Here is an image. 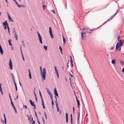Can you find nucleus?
Listing matches in <instances>:
<instances>
[{"label":"nucleus","instance_id":"obj_1","mask_svg":"<svg viewBox=\"0 0 124 124\" xmlns=\"http://www.w3.org/2000/svg\"><path fill=\"white\" fill-rule=\"evenodd\" d=\"M40 74L41 76L42 79L44 80L45 79L46 69L45 68H44L42 70V68L41 66L40 67Z\"/></svg>","mask_w":124,"mask_h":124},{"label":"nucleus","instance_id":"obj_2","mask_svg":"<svg viewBox=\"0 0 124 124\" xmlns=\"http://www.w3.org/2000/svg\"><path fill=\"white\" fill-rule=\"evenodd\" d=\"M9 65L10 69L11 70H12L13 69V65L12 61L10 59L9 63Z\"/></svg>","mask_w":124,"mask_h":124},{"label":"nucleus","instance_id":"obj_3","mask_svg":"<svg viewBox=\"0 0 124 124\" xmlns=\"http://www.w3.org/2000/svg\"><path fill=\"white\" fill-rule=\"evenodd\" d=\"M49 32L51 38H53L54 36L52 33V29L50 27H49Z\"/></svg>","mask_w":124,"mask_h":124},{"label":"nucleus","instance_id":"obj_4","mask_svg":"<svg viewBox=\"0 0 124 124\" xmlns=\"http://www.w3.org/2000/svg\"><path fill=\"white\" fill-rule=\"evenodd\" d=\"M54 68L55 70V73L56 74L58 78H59V75L58 71L56 67V66H54Z\"/></svg>","mask_w":124,"mask_h":124},{"label":"nucleus","instance_id":"obj_5","mask_svg":"<svg viewBox=\"0 0 124 124\" xmlns=\"http://www.w3.org/2000/svg\"><path fill=\"white\" fill-rule=\"evenodd\" d=\"M38 38L39 39V42L41 44H42V37L41 36L40 34H39V36H38Z\"/></svg>","mask_w":124,"mask_h":124},{"label":"nucleus","instance_id":"obj_6","mask_svg":"<svg viewBox=\"0 0 124 124\" xmlns=\"http://www.w3.org/2000/svg\"><path fill=\"white\" fill-rule=\"evenodd\" d=\"M9 21L10 22H13V21L8 13H7Z\"/></svg>","mask_w":124,"mask_h":124},{"label":"nucleus","instance_id":"obj_7","mask_svg":"<svg viewBox=\"0 0 124 124\" xmlns=\"http://www.w3.org/2000/svg\"><path fill=\"white\" fill-rule=\"evenodd\" d=\"M120 46V44H119L118 43H117L116 45V50H117Z\"/></svg>","mask_w":124,"mask_h":124},{"label":"nucleus","instance_id":"obj_8","mask_svg":"<svg viewBox=\"0 0 124 124\" xmlns=\"http://www.w3.org/2000/svg\"><path fill=\"white\" fill-rule=\"evenodd\" d=\"M0 52L1 54L2 55L3 54L4 52L1 46H0Z\"/></svg>","mask_w":124,"mask_h":124},{"label":"nucleus","instance_id":"obj_9","mask_svg":"<svg viewBox=\"0 0 124 124\" xmlns=\"http://www.w3.org/2000/svg\"><path fill=\"white\" fill-rule=\"evenodd\" d=\"M29 102L31 104L32 106H33L35 105V104H34V102H33L31 100H29Z\"/></svg>","mask_w":124,"mask_h":124},{"label":"nucleus","instance_id":"obj_10","mask_svg":"<svg viewBox=\"0 0 124 124\" xmlns=\"http://www.w3.org/2000/svg\"><path fill=\"white\" fill-rule=\"evenodd\" d=\"M14 32L15 33L14 34V36L15 38L17 40V36L15 31H14Z\"/></svg>","mask_w":124,"mask_h":124},{"label":"nucleus","instance_id":"obj_11","mask_svg":"<svg viewBox=\"0 0 124 124\" xmlns=\"http://www.w3.org/2000/svg\"><path fill=\"white\" fill-rule=\"evenodd\" d=\"M3 24L5 26H7H7H8L7 21H5L4 22H3Z\"/></svg>","mask_w":124,"mask_h":124},{"label":"nucleus","instance_id":"obj_12","mask_svg":"<svg viewBox=\"0 0 124 124\" xmlns=\"http://www.w3.org/2000/svg\"><path fill=\"white\" fill-rule=\"evenodd\" d=\"M54 94L55 95H56L57 97L58 96V94L57 91V90H56V88H55L54 90Z\"/></svg>","mask_w":124,"mask_h":124},{"label":"nucleus","instance_id":"obj_13","mask_svg":"<svg viewBox=\"0 0 124 124\" xmlns=\"http://www.w3.org/2000/svg\"><path fill=\"white\" fill-rule=\"evenodd\" d=\"M66 122L68 123V114L67 113L66 114Z\"/></svg>","mask_w":124,"mask_h":124},{"label":"nucleus","instance_id":"obj_14","mask_svg":"<svg viewBox=\"0 0 124 124\" xmlns=\"http://www.w3.org/2000/svg\"><path fill=\"white\" fill-rule=\"evenodd\" d=\"M4 119H4L5 122H4V121H3L2 120H1V121L3 122V124H4V123H5V124H6V118L5 117V114H4Z\"/></svg>","mask_w":124,"mask_h":124},{"label":"nucleus","instance_id":"obj_15","mask_svg":"<svg viewBox=\"0 0 124 124\" xmlns=\"http://www.w3.org/2000/svg\"><path fill=\"white\" fill-rule=\"evenodd\" d=\"M120 46H121L123 45V41L122 40H120L119 41Z\"/></svg>","mask_w":124,"mask_h":124},{"label":"nucleus","instance_id":"obj_16","mask_svg":"<svg viewBox=\"0 0 124 124\" xmlns=\"http://www.w3.org/2000/svg\"><path fill=\"white\" fill-rule=\"evenodd\" d=\"M76 100H77V103H78V107H79V105H80V104L79 103V100H78L77 98V97H76Z\"/></svg>","mask_w":124,"mask_h":124},{"label":"nucleus","instance_id":"obj_17","mask_svg":"<svg viewBox=\"0 0 124 124\" xmlns=\"http://www.w3.org/2000/svg\"><path fill=\"white\" fill-rule=\"evenodd\" d=\"M55 98L56 100V101H55V102L56 103V108L58 107V104L57 101V98H56V96H55Z\"/></svg>","mask_w":124,"mask_h":124},{"label":"nucleus","instance_id":"obj_18","mask_svg":"<svg viewBox=\"0 0 124 124\" xmlns=\"http://www.w3.org/2000/svg\"><path fill=\"white\" fill-rule=\"evenodd\" d=\"M17 6L19 8L23 7H25V6L23 5H20L18 4Z\"/></svg>","mask_w":124,"mask_h":124},{"label":"nucleus","instance_id":"obj_19","mask_svg":"<svg viewBox=\"0 0 124 124\" xmlns=\"http://www.w3.org/2000/svg\"><path fill=\"white\" fill-rule=\"evenodd\" d=\"M28 120L30 122H31L33 121V118L32 117H31V118H30L28 119Z\"/></svg>","mask_w":124,"mask_h":124},{"label":"nucleus","instance_id":"obj_20","mask_svg":"<svg viewBox=\"0 0 124 124\" xmlns=\"http://www.w3.org/2000/svg\"><path fill=\"white\" fill-rule=\"evenodd\" d=\"M39 94L40 95V96L41 97V101H43V98H42V95H41V92L39 90Z\"/></svg>","mask_w":124,"mask_h":124},{"label":"nucleus","instance_id":"obj_21","mask_svg":"<svg viewBox=\"0 0 124 124\" xmlns=\"http://www.w3.org/2000/svg\"><path fill=\"white\" fill-rule=\"evenodd\" d=\"M11 39H10L8 40V42H9V45L11 46H12V44L11 43Z\"/></svg>","mask_w":124,"mask_h":124},{"label":"nucleus","instance_id":"obj_22","mask_svg":"<svg viewBox=\"0 0 124 124\" xmlns=\"http://www.w3.org/2000/svg\"><path fill=\"white\" fill-rule=\"evenodd\" d=\"M116 60L115 59H113L111 61V63L113 64H115Z\"/></svg>","mask_w":124,"mask_h":124},{"label":"nucleus","instance_id":"obj_23","mask_svg":"<svg viewBox=\"0 0 124 124\" xmlns=\"http://www.w3.org/2000/svg\"><path fill=\"white\" fill-rule=\"evenodd\" d=\"M120 63L122 65H124V62L123 61L120 60Z\"/></svg>","mask_w":124,"mask_h":124},{"label":"nucleus","instance_id":"obj_24","mask_svg":"<svg viewBox=\"0 0 124 124\" xmlns=\"http://www.w3.org/2000/svg\"><path fill=\"white\" fill-rule=\"evenodd\" d=\"M34 112H35V116H36V117L37 119H38V116H37V113L35 111V109H34Z\"/></svg>","mask_w":124,"mask_h":124},{"label":"nucleus","instance_id":"obj_25","mask_svg":"<svg viewBox=\"0 0 124 124\" xmlns=\"http://www.w3.org/2000/svg\"><path fill=\"white\" fill-rule=\"evenodd\" d=\"M41 102L43 108L44 109L45 108V106L44 104V101H41Z\"/></svg>","mask_w":124,"mask_h":124},{"label":"nucleus","instance_id":"obj_26","mask_svg":"<svg viewBox=\"0 0 124 124\" xmlns=\"http://www.w3.org/2000/svg\"><path fill=\"white\" fill-rule=\"evenodd\" d=\"M21 53H22V55L23 59V60L24 61L25 60H24V57H23V55L22 53V49H21Z\"/></svg>","mask_w":124,"mask_h":124},{"label":"nucleus","instance_id":"obj_27","mask_svg":"<svg viewBox=\"0 0 124 124\" xmlns=\"http://www.w3.org/2000/svg\"><path fill=\"white\" fill-rule=\"evenodd\" d=\"M0 92L1 93L2 95H3V92H2V88H1V87H0Z\"/></svg>","mask_w":124,"mask_h":124},{"label":"nucleus","instance_id":"obj_28","mask_svg":"<svg viewBox=\"0 0 124 124\" xmlns=\"http://www.w3.org/2000/svg\"><path fill=\"white\" fill-rule=\"evenodd\" d=\"M47 93H48L49 94V95H50L51 94H52L49 91L48 89H47Z\"/></svg>","mask_w":124,"mask_h":124},{"label":"nucleus","instance_id":"obj_29","mask_svg":"<svg viewBox=\"0 0 124 124\" xmlns=\"http://www.w3.org/2000/svg\"><path fill=\"white\" fill-rule=\"evenodd\" d=\"M120 35H118L117 37V40L118 41H119L120 40Z\"/></svg>","mask_w":124,"mask_h":124},{"label":"nucleus","instance_id":"obj_30","mask_svg":"<svg viewBox=\"0 0 124 124\" xmlns=\"http://www.w3.org/2000/svg\"><path fill=\"white\" fill-rule=\"evenodd\" d=\"M29 77L30 79H31V73H29Z\"/></svg>","mask_w":124,"mask_h":124},{"label":"nucleus","instance_id":"obj_31","mask_svg":"<svg viewBox=\"0 0 124 124\" xmlns=\"http://www.w3.org/2000/svg\"><path fill=\"white\" fill-rule=\"evenodd\" d=\"M71 65L72 67L73 66V64L72 63V61L71 58V61H70Z\"/></svg>","mask_w":124,"mask_h":124},{"label":"nucleus","instance_id":"obj_32","mask_svg":"<svg viewBox=\"0 0 124 124\" xmlns=\"http://www.w3.org/2000/svg\"><path fill=\"white\" fill-rule=\"evenodd\" d=\"M7 28L8 29V33H9V34L10 35V31H9V26H7Z\"/></svg>","mask_w":124,"mask_h":124},{"label":"nucleus","instance_id":"obj_33","mask_svg":"<svg viewBox=\"0 0 124 124\" xmlns=\"http://www.w3.org/2000/svg\"><path fill=\"white\" fill-rule=\"evenodd\" d=\"M85 37V36H84L82 34V35H81V39H82L83 40L84 39V38Z\"/></svg>","mask_w":124,"mask_h":124},{"label":"nucleus","instance_id":"obj_34","mask_svg":"<svg viewBox=\"0 0 124 124\" xmlns=\"http://www.w3.org/2000/svg\"><path fill=\"white\" fill-rule=\"evenodd\" d=\"M11 104L12 105V107L14 106V104L12 102V101H11Z\"/></svg>","mask_w":124,"mask_h":124},{"label":"nucleus","instance_id":"obj_35","mask_svg":"<svg viewBox=\"0 0 124 124\" xmlns=\"http://www.w3.org/2000/svg\"><path fill=\"white\" fill-rule=\"evenodd\" d=\"M44 48L45 49V50L47 49V46H44Z\"/></svg>","mask_w":124,"mask_h":124},{"label":"nucleus","instance_id":"obj_36","mask_svg":"<svg viewBox=\"0 0 124 124\" xmlns=\"http://www.w3.org/2000/svg\"><path fill=\"white\" fill-rule=\"evenodd\" d=\"M42 120H43V123L44 124L45 123V120H44V117H42Z\"/></svg>","mask_w":124,"mask_h":124},{"label":"nucleus","instance_id":"obj_37","mask_svg":"<svg viewBox=\"0 0 124 124\" xmlns=\"http://www.w3.org/2000/svg\"><path fill=\"white\" fill-rule=\"evenodd\" d=\"M59 49L60 50V51L61 52V53H62V49L61 47V46H60L59 47Z\"/></svg>","mask_w":124,"mask_h":124},{"label":"nucleus","instance_id":"obj_38","mask_svg":"<svg viewBox=\"0 0 124 124\" xmlns=\"http://www.w3.org/2000/svg\"><path fill=\"white\" fill-rule=\"evenodd\" d=\"M116 13L113 16H112L110 17L111 19L116 15Z\"/></svg>","mask_w":124,"mask_h":124},{"label":"nucleus","instance_id":"obj_39","mask_svg":"<svg viewBox=\"0 0 124 124\" xmlns=\"http://www.w3.org/2000/svg\"><path fill=\"white\" fill-rule=\"evenodd\" d=\"M116 13L113 16H112L110 17L111 19L116 15Z\"/></svg>","mask_w":124,"mask_h":124},{"label":"nucleus","instance_id":"obj_40","mask_svg":"<svg viewBox=\"0 0 124 124\" xmlns=\"http://www.w3.org/2000/svg\"><path fill=\"white\" fill-rule=\"evenodd\" d=\"M63 41L64 43H65V39L63 37Z\"/></svg>","mask_w":124,"mask_h":124},{"label":"nucleus","instance_id":"obj_41","mask_svg":"<svg viewBox=\"0 0 124 124\" xmlns=\"http://www.w3.org/2000/svg\"><path fill=\"white\" fill-rule=\"evenodd\" d=\"M44 113L45 116V118H46V119H47V118L46 115V114L45 112H44Z\"/></svg>","mask_w":124,"mask_h":124},{"label":"nucleus","instance_id":"obj_42","mask_svg":"<svg viewBox=\"0 0 124 124\" xmlns=\"http://www.w3.org/2000/svg\"><path fill=\"white\" fill-rule=\"evenodd\" d=\"M78 120H79V116H80V113H79V112H78Z\"/></svg>","mask_w":124,"mask_h":124},{"label":"nucleus","instance_id":"obj_43","mask_svg":"<svg viewBox=\"0 0 124 124\" xmlns=\"http://www.w3.org/2000/svg\"><path fill=\"white\" fill-rule=\"evenodd\" d=\"M50 98H51V99L52 100H53V96H52V94H51V95H50Z\"/></svg>","mask_w":124,"mask_h":124},{"label":"nucleus","instance_id":"obj_44","mask_svg":"<svg viewBox=\"0 0 124 124\" xmlns=\"http://www.w3.org/2000/svg\"><path fill=\"white\" fill-rule=\"evenodd\" d=\"M14 2H15V3L17 5L18 4V3L17 2L16 0H14Z\"/></svg>","mask_w":124,"mask_h":124},{"label":"nucleus","instance_id":"obj_45","mask_svg":"<svg viewBox=\"0 0 124 124\" xmlns=\"http://www.w3.org/2000/svg\"><path fill=\"white\" fill-rule=\"evenodd\" d=\"M9 98H10V100H11V101H12V99H11V96H10V94H9Z\"/></svg>","mask_w":124,"mask_h":124},{"label":"nucleus","instance_id":"obj_46","mask_svg":"<svg viewBox=\"0 0 124 124\" xmlns=\"http://www.w3.org/2000/svg\"><path fill=\"white\" fill-rule=\"evenodd\" d=\"M35 90V88H34V94L35 96V97H36V94H35V92L34 91Z\"/></svg>","mask_w":124,"mask_h":124},{"label":"nucleus","instance_id":"obj_47","mask_svg":"<svg viewBox=\"0 0 124 124\" xmlns=\"http://www.w3.org/2000/svg\"><path fill=\"white\" fill-rule=\"evenodd\" d=\"M81 35H82V34L83 35H85V32H81Z\"/></svg>","mask_w":124,"mask_h":124},{"label":"nucleus","instance_id":"obj_48","mask_svg":"<svg viewBox=\"0 0 124 124\" xmlns=\"http://www.w3.org/2000/svg\"><path fill=\"white\" fill-rule=\"evenodd\" d=\"M52 105H53L54 104L53 100H52Z\"/></svg>","mask_w":124,"mask_h":124},{"label":"nucleus","instance_id":"obj_49","mask_svg":"<svg viewBox=\"0 0 124 124\" xmlns=\"http://www.w3.org/2000/svg\"><path fill=\"white\" fill-rule=\"evenodd\" d=\"M114 47H112L110 49V50H112L114 49Z\"/></svg>","mask_w":124,"mask_h":124},{"label":"nucleus","instance_id":"obj_50","mask_svg":"<svg viewBox=\"0 0 124 124\" xmlns=\"http://www.w3.org/2000/svg\"><path fill=\"white\" fill-rule=\"evenodd\" d=\"M57 111L58 112L59 111V107H57Z\"/></svg>","mask_w":124,"mask_h":124},{"label":"nucleus","instance_id":"obj_51","mask_svg":"<svg viewBox=\"0 0 124 124\" xmlns=\"http://www.w3.org/2000/svg\"><path fill=\"white\" fill-rule=\"evenodd\" d=\"M70 117H71V120H72V115L71 114L70 115Z\"/></svg>","mask_w":124,"mask_h":124},{"label":"nucleus","instance_id":"obj_52","mask_svg":"<svg viewBox=\"0 0 124 124\" xmlns=\"http://www.w3.org/2000/svg\"><path fill=\"white\" fill-rule=\"evenodd\" d=\"M35 123V121L34 120H33V122H32V124H34Z\"/></svg>","mask_w":124,"mask_h":124},{"label":"nucleus","instance_id":"obj_53","mask_svg":"<svg viewBox=\"0 0 124 124\" xmlns=\"http://www.w3.org/2000/svg\"><path fill=\"white\" fill-rule=\"evenodd\" d=\"M37 119V120H38V124H40V122H39V119H38V118Z\"/></svg>","mask_w":124,"mask_h":124},{"label":"nucleus","instance_id":"obj_54","mask_svg":"<svg viewBox=\"0 0 124 124\" xmlns=\"http://www.w3.org/2000/svg\"><path fill=\"white\" fill-rule=\"evenodd\" d=\"M33 106L34 107V110L35 109H36V107L35 106V105H34V106Z\"/></svg>","mask_w":124,"mask_h":124},{"label":"nucleus","instance_id":"obj_55","mask_svg":"<svg viewBox=\"0 0 124 124\" xmlns=\"http://www.w3.org/2000/svg\"><path fill=\"white\" fill-rule=\"evenodd\" d=\"M13 80L14 81V83H15V79L14 78V77H13Z\"/></svg>","mask_w":124,"mask_h":124},{"label":"nucleus","instance_id":"obj_56","mask_svg":"<svg viewBox=\"0 0 124 124\" xmlns=\"http://www.w3.org/2000/svg\"><path fill=\"white\" fill-rule=\"evenodd\" d=\"M13 80L14 81V83H15V79L14 78V77H13Z\"/></svg>","mask_w":124,"mask_h":124},{"label":"nucleus","instance_id":"obj_57","mask_svg":"<svg viewBox=\"0 0 124 124\" xmlns=\"http://www.w3.org/2000/svg\"><path fill=\"white\" fill-rule=\"evenodd\" d=\"M14 83V85H15V87H16V86H17V85H16V83L15 82V83Z\"/></svg>","mask_w":124,"mask_h":124},{"label":"nucleus","instance_id":"obj_58","mask_svg":"<svg viewBox=\"0 0 124 124\" xmlns=\"http://www.w3.org/2000/svg\"><path fill=\"white\" fill-rule=\"evenodd\" d=\"M45 7H46V6L45 5H43V9L44 10V9H45Z\"/></svg>","mask_w":124,"mask_h":124},{"label":"nucleus","instance_id":"obj_59","mask_svg":"<svg viewBox=\"0 0 124 124\" xmlns=\"http://www.w3.org/2000/svg\"><path fill=\"white\" fill-rule=\"evenodd\" d=\"M73 112L74 113V107H73Z\"/></svg>","mask_w":124,"mask_h":124},{"label":"nucleus","instance_id":"obj_60","mask_svg":"<svg viewBox=\"0 0 124 124\" xmlns=\"http://www.w3.org/2000/svg\"><path fill=\"white\" fill-rule=\"evenodd\" d=\"M122 72H124V68H123V69H122Z\"/></svg>","mask_w":124,"mask_h":124},{"label":"nucleus","instance_id":"obj_61","mask_svg":"<svg viewBox=\"0 0 124 124\" xmlns=\"http://www.w3.org/2000/svg\"><path fill=\"white\" fill-rule=\"evenodd\" d=\"M35 98L36 100V101L37 102V97H35Z\"/></svg>","mask_w":124,"mask_h":124},{"label":"nucleus","instance_id":"obj_62","mask_svg":"<svg viewBox=\"0 0 124 124\" xmlns=\"http://www.w3.org/2000/svg\"><path fill=\"white\" fill-rule=\"evenodd\" d=\"M85 29L84 28V29H80V30H82V31H84L85 30Z\"/></svg>","mask_w":124,"mask_h":124},{"label":"nucleus","instance_id":"obj_63","mask_svg":"<svg viewBox=\"0 0 124 124\" xmlns=\"http://www.w3.org/2000/svg\"><path fill=\"white\" fill-rule=\"evenodd\" d=\"M11 75L12 76V77L13 78L14 77V76H13V73H11Z\"/></svg>","mask_w":124,"mask_h":124},{"label":"nucleus","instance_id":"obj_64","mask_svg":"<svg viewBox=\"0 0 124 124\" xmlns=\"http://www.w3.org/2000/svg\"><path fill=\"white\" fill-rule=\"evenodd\" d=\"M15 88H16V91H17V86H16L15 87Z\"/></svg>","mask_w":124,"mask_h":124}]
</instances>
